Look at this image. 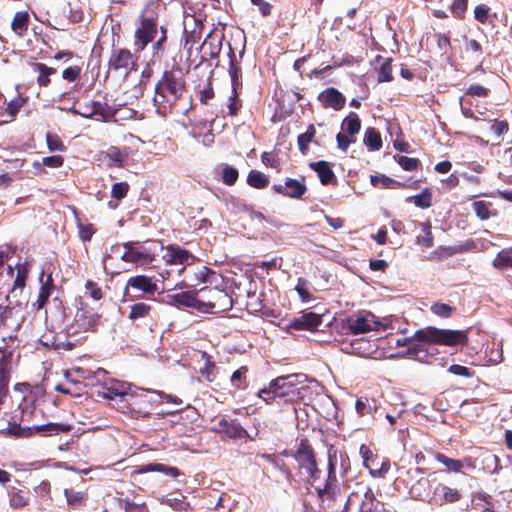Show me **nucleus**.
Listing matches in <instances>:
<instances>
[{
    "instance_id": "nucleus-11",
    "label": "nucleus",
    "mask_w": 512,
    "mask_h": 512,
    "mask_svg": "<svg viewBox=\"0 0 512 512\" xmlns=\"http://www.w3.org/2000/svg\"><path fill=\"white\" fill-rule=\"evenodd\" d=\"M157 290L155 277L136 275L127 280L123 297L125 301H135L144 297H152Z\"/></svg>"
},
{
    "instance_id": "nucleus-59",
    "label": "nucleus",
    "mask_w": 512,
    "mask_h": 512,
    "mask_svg": "<svg viewBox=\"0 0 512 512\" xmlns=\"http://www.w3.org/2000/svg\"><path fill=\"white\" fill-rule=\"evenodd\" d=\"M375 494L370 487H366L363 492V499L359 507V512H377L375 506Z\"/></svg>"
},
{
    "instance_id": "nucleus-45",
    "label": "nucleus",
    "mask_w": 512,
    "mask_h": 512,
    "mask_svg": "<svg viewBox=\"0 0 512 512\" xmlns=\"http://www.w3.org/2000/svg\"><path fill=\"white\" fill-rule=\"evenodd\" d=\"M201 357L204 360V366L200 368L199 373L206 381L213 382L216 378V364L207 352H202Z\"/></svg>"
},
{
    "instance_id": "nucleus-13",
    "label": "nucleus",
    "mask_w": 512,
    "mask_h": 512,
    "mask_svg": "<svg viewBox=\"0 0 512 512\" xmlns=\"http://www.w3.org/2000/svg\"><path fill=\"white\" fill-rule=\"evenodd\" d=\"M138 56L125 47H113L108 59V72H129L137 69Z\"/></svg>"
},
{
    "instance_id": "nucleus-17",
    "label": "nucleus",
    "mask_w": 512,
    "mask_h": 512,
    "mask_svg": "<svg viewBox=\"0 0 512 512\" xmlns=\"http://www.w3.org/2000/svg\"><path fill=\"white\" fill-rule=\"evenodd\" d=\"M49 268H50V265H48V267H46V265H44L40 272V275H39L40 287H39V291H38V296H37L36 301L32 304V306L35 310H41L46 306V304L49 301V298L51 297L53 291L56 288V286L54 284L53 277H52V272L51 271L47 272V270H49Z\"/></svg>"
},
{
    "instance_id": "nucleus-20",
    "label": "nucleus",
    "mask_w": 512,
    "mask_h": 512,
    "mask_svg": "<svg viewBox=\"0 0 512 512\" xmlns=\"http://www.w3.org/2000/svg\"><path fill=\"white\" fill-rule=\"evenodd\" d=\"M463 498L458 488L450 487L444 483H438L432 492L429 502L434 505H447L459 502Z\"/></svg>"
},
{
    "instance_id": "nucleus-22",
    "label": "nucleus",
    "mask_w": 512,
    "mask_h": 512,
    "mask_svg": "<svg viewBox=\"0 0 512 512\" xmlns=\"http://www.w3.org/2000/svg\"><path fill=\"white\" fill-rule=\"evenodd\" d=\"M298 464L299 469L317 461L316 453L307 437L299 439L296 450L291 454Z\"/></svg>"
},
{
    "instance_id": "nucleus-33",
    "label": "nucleus",
    "mask_w": 512,
    "mask_h": 512,
    "mask_svg": "<svg viewBox=\"0 0 512 512\" xmlns=\"http://www.w3.org/2000/svg\"><path fill=\"white\" fill-rule=\"evenodd\" d=\"M148 472H161L173 478L181 475V472L177 467L168 466L162 463H148L146 465L136 467L131 475L133 476L135 474H144Z\"/></svg>"
},
{
    "instance_id": "nucleus-10",
    "label": "nucleus",
    "mask_w": 512,
    "mask_h": 512,
    "mask_svg": "<svg viewBox=\"0 0 512 512\" xmlns=\"http://www.w3.org/2000/svg\"><path fill=\"white\" fill-rule=\"evenodd\" d=\"M200 313L212 314L229 311L233 307L231 295L224 289L204 286L199 289Z\"/></svg>"
},
{
    "instance_id": "nucleus-38",
    "label": "nucleus",
    "mask_w": 512,
    "mask_h": 512,
    "mask_svg": "<svg viewBox=\"0 0 512 512\" xmlns=\"http://www.w3.org/2000/svg\"><path fill=\"white\" fill-rule=\"evenodd\" d=\"M28 101L27 97H23L21 95H17L15 98L10 100L9 102H6L5 104V119H2L3 123H11L13 122L21 108L26 104Z\"/></svg>"
},
{
    "instance_id": "nucleus-48",
    "label": "nucleus",
    "mask_w": 512,
    "mask_h": 512,
    "mask_svg": "<svg viewBox=\"0 0 512 512\" xmlns=\"http://www.w3.org/2000/svg\"><path fill=\"white\" fill-rule=\"evenodd\" d=\"M418 226L421 227L424 235H418L416 237V243L425 248H431L434 246V237L432 234V224L429 220L425 222H419Z\"/></svg>"
},
{
    "instance_id": "nucleus-30",
    "label": "nucleus",
    "mask_w": 512,
    "mask_h": 512,
    "mask_svg": "<svg viewBox=\"0 0 512 512\" xmlns=\"http://www.w3.org/2000/svg\"><path fill=\"white\" fill-rule=\"evenodd\" d=\"M370 182L374 187L381 189H417L419 187L418 180L414 181L411 185H407L405 183L394 180L384 174L371 175Z\"/></svg>"
},
{
    "instance_id": "nucleus-53",
    "label": "nucleus",
    "mask_w": 512,
    "mask_h": 512,
    "mask_svg": "<svg viewBox=\"0 0 512 512\" xmlns=\"http://www.w3.org/2000/svg\"><path fill=\"white\" fill-rule=\"evenodd\" d=\"M342 129H345L346 133L351 137L359 133L361 129V120L358 114L350 112L342 121Z\"/></svg>"
},
{
    "instance_id": "nucleus-51",
    "label": "nucleus",
    "mask_w": 512,
    "mask_h": 512,
    "mask_svg": "<svg viewBox=\"0 0 512 512\" xmlns=\"http://www.w3.org/2000/svg\"><path fill=\"white\" fill-rule=\"evenodd\" d=\"M316 136V129L313 124L307 127V130L297 138V145L302 155H306L309 150V144L313 142Z\"/></svg>"
},
{
    "instance_id": "nucleus-2",
    "label": "nucleus",
    "mask_w": 512,
    "mask_h": 512,
    "mask_svg": "<svg viewBox=\"0 0 512 512\" xmlns=\"http://www.w3.org/2000/svg\"><path fill=\"white\" fill-rule=\"evenodd\" d=\"M468 330L441 329L435 326H426L414 332L411 337L404 340L403 345L408 346L407 354L419 361H426L429 353L425 344L440 346H464L468 343Z\"/></svg>"
},
{
    "instance_id": "nucleus-21",
    "label": "nucleus",
    "mask_w": 512,
    "mask_h": 512,
    "mask_svg": "<svg viewBox=\"0 0 512 512\" xmlns=\"http://www.w3.org/2000/svg\"><path fill=\"white\" fill-rule=\"evenodd\" d=\"M272 190L285 197L300 199L306 192L307 186L304 182L293 178H286L284 184H274Z\"/></svg>"
},
{
    "instance_id": "nucleus-34",
    "label": "nucleus",
    "mask_w": 512,
    "mask_h": 512,
    "mask_svg": "<svg viewBox=\"0 0 512 512\" xmlns=\"http://www.w3.org/2000/svg\"><path fill=\"white\" fill-rule=\"evenodd\" d=\"M379 408L380 404L375 398L366 396L359 397L355 403L356 412L360 417L370 416L375 418Z\"/></svg>"
},
{
    "instance_id": "nucleus-57",
    "label": "nucleus",
    "mask_w": 512,
    "mask_h": 512,
    "mask_svg": "<svg viewBox=\"0 0 512 512\" xmlns=\"http://www.w3.org/2000/svg\"><path fill=\"white\" fill-rule=\"evenodd\" d=\"M16 270L17 274L13 283L12 291L16 289L22 290L25 287L29 275L30 266L27 262L18 263L16 265Z\"/></svg>"
},
{
    "instance_id": "nucleus-1",
    "label": "nucleus",
    "mask_w": 512,
    "mask_h": 512,
    "mask_svg": "<svg viewBox=\"0 0 512 512\" xmlns=\"http://www.w3.org/2000/svg\"><path fill=\"white\" fill-rule=\"evenodd\" d=\"M161 5L159 0H149L135 20L133 46L135 53L144 51L152 44V60L160 61L168 41V28L160 25Z\"/></svg>"
},
{
    "instance_id": "nucleus-60",
    "label": "nucleus",
    "mask_w": 512,
    "mask_h": 512,
    "mask_svg": "<svg viewBox=\"0 0 512 512\" xmlns=\"http://www.w3.org/2000/svg\"><path fill=\"white\" fill-rule=\"evenodd\" d=\"M442 5L451 8V12L457 18H462L467 10L468 0H438Z\"/></svg>"
},
{
    "instance_id": "nucleus-15",
    "label": "nucleus",
    "mask_w": 512,
    "mask_h": 512,
    "mask_svg": "<svg viewBox=\"0 0 512 512\" xmlns=\"http://www.w3.org/2000/svg\"><path fill=\"white\" fill-rule=\"evenodd\" d=\"M223 39V33H218L215 30L210 31V33L205 37L204 41L198 48L200 58L196 64L197 67L203 64H207V66L211 67V61L218 60L222 49Z\"/></svg>"
},
{
    "instance_id": "nucleus-26",
    "label": "nucleus",
    "mask_w": 512,
    "mask_h": 512,
    "mask_svg": "<svg viewBox=\"0 0 512 512\" xmlns=\"http://www.w3.org/2000/svg\"><path fill=\"white\" fill-rule=\"evenodd\" d=\"M322 323V315L314 312H306L290 320L288 327L294 330L315 331Z\"/></svg>"
},
{
    "instance_id": "nucleus-9",
    "label": "nucleus",
    "mask_w": 512,
    "mask_h": 512,
    "mask_svg": "<svg viewBox=\"0 0 512 512\" xmlns=\"http://www.w3.org/2000/svg\"><path fill=\"white\" fill-rule=\"evenodd\" d=\"M156 242L153 240L146 241H127L122 244H116L112 249H119L121 246L124 252L120 258L126 263H133L136 265H147L152 263L156 257Z\"/></svg>"
},
{
    "instance_id": "nucleus-6",
    "label": "nucleus",
    "mask_w": 512,
    "mask_h": 512,
    "mask_svg": "<svg viewBox=\"0 0 512 512\" xmlns=\"http://www.w3.org/2000/svg\"><path fill=\"white\" fill-rule=\"evenodd\" d=\"M186 92V81L180 70H165L155 85L153 105L158 115L172 113L175 104Z\"/></svg>"
},
{
    "instance_id": "nucleus-62",
    "label": "nucleus",
    "mask_w": 512,
    "mask_h": 512,
    "mask_svg": "<svg viewBox=\"0 0 512 512\" xmlns=\"http://www.w3.org/2000/svg\"><path fill=\"white\" fill-rule=\"evenodd\" d=\"M394 160L405 171H415L421 166V162L417 158H411L403 155H395Z\"/></svg>"
},
{
    "instance_id": "nucleus-18",
    "label": "nucleus",
    "mask_w": 512,
    "mask_h": 512,
    "mask_svg": "<svg viewBox=\"0 0 512 512\" xmlns=\"http://www.w3.org/2000/svg\"><path fill=\"white\" fill-rule=\"evenodd\" d=\"M215 432L223 438L232 440L251 439L247 430L240 424L237 419L222 417L215 428Z\"/></svg>"
},
{
    "instance_id": "nucleus-31",
    "label": "nucleus",
    "mask_w": 512,
    "mask_h": 512,
    "mask_svg": "<svg viewBox=\"0 0 512 512\" xmlns=\"http://www.w3.org/2000/svg\"><path fill=\"white\" fill-rule=\"evenodd\" d=\"M103 160L107 162L109 167L122 168L127 163L129 157L128 148L120 149L116 146H110L106 151L102 152Z\"/></svg>"
},
{
    "instance_id": "nucleus-55",
    "label": "nucleus",
    "mask_w": 512,
    "mask_h": 512,
    "mask_svg": "<svg viewBox=\"0 0 512 512\" xmlns=\"http://www.w3.org/2000/svg\"><path fill=\"white\" fill-rule=\"evenodd\" d=\"M406 201L413 202L418 208L427 209L432 205V192L429 188H425L420 194L407 197Z\"/></svg>"
},
{
    "instance_id": "nucleus-16",
    "label": "nucleus",
    "mask_w": 512,
    "mask_h": 512,
    "mask_svg": "<svg viewBox=\"0 0 512 512\" xmlns=\"http://www.w3.org/2000/svg\"><path fill=\"white\" fill-rule=\"evenodd\" d=\"M359 452L363 459V465L369 470L373 477L381 478L389 472L391 463L388 458L380 457L366 444L360 446Z\"/></svg>"
},
{
    "instance_id": "nucleus-12",
    "label": "nucleus",
    "mask_w": 512,
    "mask_h": 512,
    "mask_svg": "<svg viewBox=\"0 0 512 512\" xmlns=\"http://www.w3.org/2000/svg\"><path fill=\"white\" fill-rule=\"evenodd\" d=\"M203 20L204 15L202 13H189L187 10L184 12L183 49L187 52L188 59L191 57L193 46L202 38Z\"/></svg>"
},
{
    "instance_id": "nucleus-4",
    "label": "nucleus",
    "mask_w": 512,
    "mask_h": 512,
    "mask_svg": "<svg viewBox=\"0 0 512 512\" xmlns=\"http://www.w3.org/2000/svg\"><path fill=\"white\" fill-rule=\"evenodd\" d=\"M336 465V450L330 448L326 471L320 468L319 473L308 484L314 488L320 508L324 512H337L342 507V494L336 475Z\"/></svg>"
},
{
    "instance_id": "nucleus-39",
    "label": "nucleus",
    "mask_w": 512,
    "mask_h": 512,
    "mask_svg": "<svg viewBox=\"0 0 512 512\" xmlns=\"http://www.w3.org/2000/svg\"><path fill=\"white\" fill-rule=\"evenodd\" d=\"M431 485L427 477H421L411 485L409 493L412 498L424 501L430 495Z\"/></svg>"
},
{
    "instance_id": "nucleus-41",
    "label": "nucleus",
    "mask_w": 512,
    "mask_h": 512,
    "mask_svg": "<svg viewBox=\"0 0 512 512\" xmlns=\"http://www.w3.org/2000/svg\"><path fill=\"white\" fill-rule=\"evenodd\" d=\"M14 350L8 346L0 347V375L11 377L13 371Z\"/></svg>"
},
{
    "instance_id": "nucleus-58",
    "label": "nucleus",
    "mask_w": 512,
    "mask_h": 512,
    "mask_svg": "<svg viewBox=\"0 0 512 512\" xmlns=\"http://www.w3.org/2000/svg\"><path fill=\"white\" fill-rule=\"evenodd\" d=\"M473 210L480 220H488L491 216H495L496 212H491L492 203L484 200L474 201L472 203Z\"/></svg>"
},
{
    "instance_id": "nucleus-40",
    "label": "nucleus",
    "mask_w": 512,
    "mask_h": 512,
    "mask_svg": "<svg viewBox=\"0 0 512 512\" xmlns=\"http://www.w3.org/2000/svg\"><path fill=\"white\" fill-rule=\"evenodd\" d=\"M30 23V16L27 11H18L15 13L12 22L11 29L19 37H23Z\"/></svg>"
},
{
    "instance_id": "nucleus-23",
    "label": "nucleus",
    "mask_w": 512,
    "mask_h": 512,
    "mask_svg": "<svg viewBox=\"0 0 512 512\" xmlns=\"http://www.w3.org/2000/svg\"><path fill=\"white\" fill-rule=\"evenodd\" d=\"M229 67H228V73L231 78V86H243L242 85V67L241 62L243 59V56L245 54V44H243L242 49L239 51L238 55L235 53L234 49L232 48L231 44L229 43Z\"/></svg>"
},
{
    "instance_id": "nucleus-54",
    "label": "nucleus",
    "mask_w": 512,
    "mask_h": 512,
    "mask_svg": "<svg viewBox=\"0 0 512 512\" xmlns=\"http://www.w3.org/2000/svg\"><path fill=\"white\" fill-rule=\"evenodd\" d=\"M232 88V94L228 98V115L230 116H237L239 111L242 108V101L239 98L240 92L242 90V86H231Z\"/></svg>"
},
{
    "instance_id": "nucleus-63",
    "label": "nucleus",
    "mask_w": 512,
    "mask_h": 512,
    "mask_svg": "<svg viewBox=\"0 0 512 512\" xmlns=\"http://www.w3.org/2000/svg\"><path fill=\"white\" fill-rule=\"evenodd\" d=\"M46 144L49 151H60L63 152L66 150V146L64 145L62 139L59 135L51 132L46 133Z\"/></svg>"
},
{
    "instance_id": "nucleus-32",
    "label": "nucleus",
    "mask_w": 512,
    "mask_h": 512,
    "mask_svg": "<svg viewBox=\"0 0 512 512\" xmlns=\"http://www.w3.org/2000/svg\"><path fill=\"white\" fill-rule=\"evenodd\" d=\"M309 167L314 170L322 185H330L337 183V177L330 167L329 162L320 160L317 162H311Z\"/></svg>"
},
{
    "instance_id": "nucleus-27",
    "label": "nucleus",
    "mask_w": 512,
    "mask_h": 512,
    "mask_svg": "<svg viewBox=\"0 0 512 512\" xmlns=\"http://www.w3.org/2000/svg\"><path fill=\"white\" fill-rule=\"evenodd\" d=\"M163 259L167 264L181 265L189 263L190 260L194 259V256L189 250L177 244H169L166 246Z\"/></svg>"
},
{
    "instance_id": "nucleus-3",
    "label": "nucleus",
    "mask_w": 512,
    "mask_h": 512,
    "mask_svg": "<svg viewBox=\"0 0 512 512\" xmlns=\"http://www.w3.org/2000/svg\"><path fill=\"white\" fill-rule=\"evenodd\" d=\"M83 379L89 386L90 395L96 400H112L118 411L130 414V384L110 377L108 372L102 368L95 372H87L86 375H83Z\"/></svg>"
},
{
    "instance_id": "nucleus-5",
    "label": "nucleus",
    "mask_w": 512,
    "mask_h": 512,
    "mask_svg": "<svg viewBox=\"0 0 512 512\" xmlns=\"http://www.w3.org/2000/svg\"><path fill=\"white\" fill-rule=\"evenodd\" d=\"M36 397L28 391L23 396L22 402L19 403V409L21 410V423H9L8 434L16 438H29L34 435H40L43 437L59 435L62 433H69L73 427L66 423H46L41 425H22L24 422H29L36 416L37 409L35 407Z\"/></svg>"
},
{
    "instance_id": "nucleus-7",
    "label": "nucleus",
    "mask_w": 512,
    "mask_h": 512,
    "mask_svg": "<svg viewBox=\"0 0 512 512\" xmlns=\"http://www.w3.org/2000/svg\"><path fill=\"white\" fill-rule=\"evenodd\" d=\"M302 375L292 374L279 376L270 381L267 387L259 390L258 397L267 405L293 404L303 399V392L307 387L301 385L299 378Z\"/></svg>"
},
{
    "instance_id": "nucleus-8",
    "label": "nucleus",
    "mask_w": 512,
    "mask_h": 512,
    "mask_svg": "<svg viewBox=\"0 0 512 512\" xmlns=\"http://www.w3.org/2000/svg\"><path fill=\"white\" fill-rule=\"evenodd\" d=\"M76 311L68 328V335L77 333H95L102 324V313L90 306L82 297L75 299Z\"/></svg>"
},
{
    "instance_id": "nucleus-25",
    "label": "nucleus",
    "mask_w": 512,
    "mask_h": 512,
    "mask_svg": "<svg viewBox=\"0 0 512 512\" xmlns=\"http://www.w3.org/2000/svg\"><path fill=\"white\" fill-rule=\"evenodd\" d=\"M87 372H93V371L92 370H83V369L79 368L77 370V373H79L80 379H77V380H70L69 379L70 374L67 372L66 373V382L58 384L55 387L56 391L61 392L63 394H68L71 396H80L82 393V389L84 387L89 389V386L86 385V383L84 382V379H83V375H86Z\"/></svg>"
},
{
    "instance_id": "nucleus-37",
    "label": "nucleus",
    "mask_w": 512,
    "mask_h": 512,
    "mask_svg": "<svg viewBox=\"0 0 512 512\" xmlns=\"http://www.w3.org/2000/svg\"><path fill=\"white\" fill-rule=\"evenodd\" d=\"M347 327L353 334L366 333L372 330L371 323L365 315H352L347 318Z\"/></svg>"
},
{
    "instance_id": "nucleus-49",
    "label": "nucleus",
    "mask_w": 512,
    "mask_h": 512,
    "mask_svg": "<svg viewBox=\"0 0 512 512\" xmlns=\"http://www.w3.org/2000/svg\"><path fill=\"white\" fill-rule=\"evenodd\" d=\"M247 184L255 189H265L269 186L270 180L264 173L252 169L247 175Z\"/></svg>"
},
{
    "instance_id": "nucleus-24",
    "label": "nucleus",
    "mask_w": 512,
    "mask_h": 512,
    "mask_svg": "<svg viewBox=\"0 0 512 512\" xmlns=\"http://www.w3.org/2000/svg\"><path fill=\"white\" fill-rule=\"evenodd\" d=\"M323 108H331L335 111L342 110L346 104L345 96L336 88L329 87L320 92L317 96Z\"/></svg>"
},
{
    "instance_id": "nucleus-56",
    "label": "nucleus",
    "mask_w": 512,
    "mask_h": 512,
    "mask_svg": "<svg viewBox=\"0 0 512 512\" xmlns=\"http://www.w3.org/2000/svg\"><path fill=\"white\" fill-rule=\"evenodd\" d=\"M64 13L71 23L75 24L83 20V9L78 0L68 1Z\"/></svg>"
},
{
    "instance_id": "nucleus-46",
    "label": "nucleus",
    "mask_w": 512,
    "mask_h": 512,
    "mask_svg": "<svg viewBox=\"0 0 512 512\" xmlns=\"http://www.w3.org/2000/svg\"><path fill=\"white\" fill-rule=\"evenodd\" d=\"M426 451L431 454L439 463L443 464L448 471L458 473L461 471V463L458 459H452L447 457L445 454L434 451L429 448Z\"/></svg>"
},
{
    "instance_id": "nucleus-43",
    "label": "nucleus",
    "mask_w": 512,
    "mask_h": 512,
    "mask_svg": "<svg viewBox=\"0 0 512 512\" xmlns=\"http://www.w3.org/2000/svg\"><path fill=\"white\" fill-rule=\"evenodd\" d=\"M363 143L369 151L380 150L383 142L379 130L374 127H368L364 134Z\"/></svg>"
},
{
    "instance_id": "nucleus-35",
    "label": "nucleus",
    "mask_w": 512,
    "mask_h": 512,
    "mask_svg": "<svg viewBox=\"0 0 512 512\" xmlns=\"http://www.w3.org/2000/svg\"><path fill=\"white\" fill-rule=\"evenodd\" d=\"M392 58H384L377 55L371 62L372 65L379 64L377 81L379 83L391 82L393 78Z\"/></svg>"
},
{
    "instance_id": "nucleus-61",
    "label": "nucleus",
    "mask_w": 512,
    "mask_h": 512,
    "mask_svg": "<svg viewBox=\"0 0 512 512\" xmlns=\"http://www.w3.org/2000/svg\"><path fill=\"white\" fill-rule=\"evenodd\" d=\"M430 311L440 318H450L456 311V307L442 302H435L431 305Z\"/></svg>"
},
{
    "instance_id": "nucleus-28",
    "label": "nucleus",
    "mask_w": 512,
    "mask_h": 512,
    "mask_svg": "<svg viewBox=\"0 0 512 512\" xmlns=\"http://www.w3.org/2000/svg\"><path fill=\"white\" fill-rule=\"evenodd\" d=\"M9 296H2L0 293V329L11 327L15 324V327H19L18 317L15 307L8 304Z\"/></svg>"
},
{
    "instance_id": "nucleus-42",
    "label": "nucleus",
    "mask_w": 512,
    "mask_h": 512,
    "mask_svg": "<svg viewBox=\"0 0 512 512\" xmlns=\"http://www.w3.org/2000/svg\"><path fill=\"white\" fill-rule=\"evenodd\" d=\"M216 277L217 274L214 270L208 268L207 266H201L193 272V278L190 280V287H195L199 283L212 284Z\"/></svg>"
},
{
    "instance_id": "nucleus-36",
    "label": "nucleus",
    "mask_w": 512,
    "mask_h": 512,
    "mask_svg": "<svg viewBox=\"0 0 512 512\" xmlns=\"http://www.w3.org/2000/svg\"><path fill=\"white\" fill-rule=\"evenodd\" d=\"M31 68L38 73L37 84L40 88L48 87L51 84V76L56 73V69L49 67L42 62H33Z\"/></svg>"
},
{
    "instance_id": "nucleus-47",
    "label": "nucleus",
    "mask_w": 512,
    "mask_h": 512,
    "mask_svg": "<svg viewBox=\"0 0 512 512\" xmlns=\"http://www.w3.org/2000/svg\"><path fill=\"white\" fill-rule=\"evenodd\" d=\"M248 366L244 365L235 370L230 378V383L237 390L245 389L248 386Z\"/></svg>"
},
{
    "instance_id": "nucleus-19",
    "label": "nucleus",
    "mask_w": 512,
    "mask_h": 512,
    "mask_svg": "<svg viewBox=\"0 0 512 512\" xmlns=\"http://www.w3.org/2000/svg\"><path fill=\"white\" fill-rule=\"evenodd\" d=\"M199 289H192L167 295V303L175 308H191L200 312L201 301Z\"/></svg>"
},
{
    "instance_id": "nucleus-52",
    "label": "nucleus",
    "mask_w": 512,
    "mask_h": 512,
    "mask_svg": "<svg viewBox=\"0 0 512 512\" xmlns=\"http://www.w3.org/2000/svg\"><path fill=\"white\" fill-rule=\"evenodd\" d=\"M92 102V110L93 116L100 117L101 120L107 121L113 118L116 114L115 109H113L107 102L101 101H91Z\"/></svg>"
},
{
    "instance_id": "nucleus-14",
    "label": "nucleus",
    "mask_w": 512,
    "mask_h": 512,
    "mask_svg": "<svg viewBox=\"0 0 512 512\" xmlns=\"http://www.w3.org/2000/svg\"><path fill=\"white\" fill-rule=\"evenodd\" d=\"M161 395L155 391L144 389L131 390L130 415L148 417L154 403H158Z\"/></svg>"
},
{
    "instance_id": "nucleus-44",
    "label": "nucleus",
    "mask_w": 512,
    "mask_h": 512,
    "mask_svg": "<svg viewBox=\"0 0 512 512\" xmlns=\"http://www.w3.org/2000/svg\"><path fill=\"white\" fill-rule=\"evenodd\" d=\"M492 266L497 270L512 269V246L499 251L492 261Z\"/></svg>"
},
{
    "instance_id": "nucleus-64",
    "label": "nucleus",
    "mask_w": 512,
    "mask_h": 512,
    "mask_svg": "<svg viewBox=\"0 0 512 512\" xmlns=\"http://www.w3.org/2000/svg\"><path fill=\"white\" fill-rule=\"evenodd\" d=\"M222 182L225 185L232 186L234 185L239 177L238 170L230 165H225L222 169Z\"/></svg>"
},
{
    "instance_id": "nucleus-50",
    "label": "nucleus",
    "mask_w": 512,
    "mask_h": 512,
    "mask_svg": "<svg viewBox=\"0 0 512 512\" xmlns=\"http://www.w3.org/2000/svg\"><path fill=\"white\" fill-rule=\"evenodd\" d=\"M153 310V306L145 303V302H137L130 306V312L128 315V319L131 321H136L139 319H144L150 316V312Z\"/></svg>"
},
{
    "instance_id": "nucleus-29",
    "label": "nucleus",
    "mask_w": 512,
    "mask_h": 512,
    "mask_svg": "<svg viewBox=\"0 0 512 512\" xmlns=\"http://www.w3.org/2000/svg\"><path fill=\"white\" fill-rule=\"evenodd\" d=\"M477 459L479 468L489 474H499L502 470L499 457L487 449L480 448L477 451Z\"/></svg>"
}]
</instances>
